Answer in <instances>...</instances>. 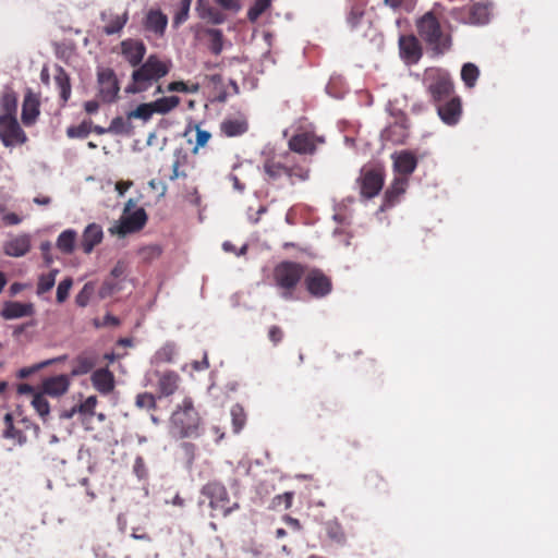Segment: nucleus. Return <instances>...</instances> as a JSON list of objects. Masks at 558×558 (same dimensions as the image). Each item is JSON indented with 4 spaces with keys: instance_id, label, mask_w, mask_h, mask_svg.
Returning a JSON list of instances; mask_svg holds the SVG:
<instances>
[{
    "instance_id": "8fccbe9b",
    "label": "nucleus",
    "mask_w": 558,
    "mask_h": 558,
    "mask_svg": "<svg viewBox=\"0 0 558 558\" xmlns=\"http://www.w3.org/2000/svg\"><path fill=\"white\" fill-rule=\"evenodd\" d=\"M417 0H383L384 5L390 8L392 11H413Z\"/></svg>"
},
{
    "instance_id": "aec40b11",
    "label": "nucleus",
    "mask_w": 558,
    "mask_h": 558,
    "mask_svg": "<svg viewBox=\"0 0 558 558\" xmlns=\"http://www.w3.org/2000/svg\"><path fill=\"white\" fill-rule=\"evenodd\" d=\"M40 102L34 93L28 90L24 96V100L22 104V122L25 126H32L38 119L40 113L39 109Z\"/></svg>"
},
{
    "instance_id": "e2e57ef3",
    "label": "nucleus",
    "mask_w": 558,
    "mask_h": 558,
    "mask_svg": "<svg viewBox=\"0 0 558 558\" xmlns=\"http://www.w3.org/2000/svg\"><path fill=\"white\" fill-rule=\"evenodd\" d=\"M174 350L171 345H165L157 352V356L160 361L163 362H171L173 356Z\"/></svg>"
},
{
    "instance_id": "bf43d9fd",
    "label": "nucleus",
    "mask_w": 558,
    "mask_h": 558,
    "mask_svg": "<svg viewBox=\"0 0 558 558\" xmlns=\"http://www.w3.org/2000/svg\"><path fill=\"white\" fill-rule=\"evenodd\" d=\"M108 131L117 134L128 133V123L122 117H117L111 121Z\"/></svg>"
},
{
    "instance_id": "0eeeda50",
    "label": "nucleus",
    "mask_w": 558,
    "mask_h": 558,
    "mask_svg": "<svg viewBox=\"0 0 558 558\" xmlns=\"http://www.w3.org/2000/svg\"><path fill=\"white\" fill-rule=\"evenodd\" d=\"M201 493L209 500L210 517L213 518L217 515L226 518L240 508L238 502H231L226 486L218 481L205 484Z\"/></svg>"
},
{
    "instance_id": "f704fd0d",
    "label": "nucleus",
    "mask_w": 558,
    "mask_h": 558,
    "mask_svg": "<svg viewBox=\"0 0 558 558\" xmlns=\"http://www.w3.org/2000/svg\"><path fill=\"white\" fill-rule=\"evenodd\" d=\"M206 35L209 38L208 48L211 53L218 56L221 53L223 49V34L220 29L217 28H208L206 29Z\"/></svg>"
},
{
    "instance_id": "b1692460",
    "label": "nucleus",
    "mask_w": 558,
    "mask_h": 558,
    "mask_svg": "<svg viewBox=\"0 0 558 558\" xmlns=\"http://www.w3.org/2000/svg\"><path fill=\"white\" fill-rule=\"evenodd\" d=\"M34 314V305L32 303H21L17 301H8L1 311L4 319H16L21 317L32 316Z\"/></svg>"
},
{
    "instance_id": "7c9ffc66",
    "label": "nucleus",
    "mask_w": 558,
    "mask_h": 558,
    "mask_svg": "<svg viewBox=\"0 0 558 558\" xmlns=\"http://www.w3.org/2000/svg\"><path fill=\"white\" fill-rule=\"evenodd\" d=\"M76 241V231L73 229H66L59 234L56 245L60 252L70 255L75 250Z\"/></svg>"
},
{
    "instance_id": "ea45409f",
    "label": "nucleus",
    "mask_w": 558,
    "mask_h": 558,
    "mask_svg": "<svg viewBox=\"0 0 558 558\" xmlns=\"http://www.w3.org/2000/svg\"><path fill=\"white\" fill-rule=\"evenodd\" d=\"M166 90L168 93L196 94L199 90V84L183 81H174L166 86Z\"/></svg>"
},
{
    "instance_id": "a878e982",
    "label": "nucleus",
    "mask_w": 558,
    "mask_h": 558,
    "mask_svg": "<svg viewBox=\"0 0 558 558\" xmlns=\"http://www.w3.org/2000/svg\"><path fill=\"white\" fill-rule=\"evenodd\" d=\"M417 166V159L411 151H401L395 157L393 168L399 177H408L414 172Z\"/></svg>"
},
{
    "instance_id": "f03ea898",
    "label": "nucleus",
    "mask_w": 558,
    "mask_h": 558,
    "mask_svg": "<svg viewBox=\"0 0 558 558\" xmlns=\"http://www.w3.org/2000/svg\"><path fill=\"white\" fill-rule=\"evenodd\" d=\"M171 66L170 61L162 60L157 54L148 56L138 66H135L125 92L128 94H141L148 90L155 83L168 75Z\"/></svg>"
},
{
    "instance_id": "7ed1b4c3",
    "label": "nucleus",
    "mask_w": 558,
    "mask_h": 558,
    "mask_svg": "<svg viewBox=\"0 0 558 558\" xmlns=\"http://www.w3.org/2000/svg\"><path fill=\"white\" fill-rule=\"evenodd\" d=\"M202 418L192 398L185 397L177 405L170 417L169 430L175 438H197L201 436Z\"/></svg>"
},
{
    "instance_id": "6e6d98bb",
    "label": "nucleus",
    "mask_w": 558,
    "mask_h": 558,
    "mask_svg": "<svg viewBox=\"0 0 558 558\" xmlns=\"http://www.w3.org/2000/svg\"><path fill=\"white\" fill-rule=\"evenodd\" d=\"M72 284H73V280L70 277L63 279L58 284V288H57V301L59 303H63L68 299L69 292H70V289H71Z\"/></svg>"
},
{
    "instance_id": "412c9836",
    "label": "nucleus",
    "mask_w": 558,
    "mask_h": 558,
    "mask_svg": "<svg viewBox=\"0 0 558 558\" xmlns=\"http://www.w3.org/2000/svg\"><path fill=\"white\" fill-rule=\"evenodd\" d=\"M400 53L408 62L416 63L422 57V47L413 35L401 36L399 39Z\"/></svg>"
},
{
    "instance_id": "cd10ccee",
    "label": "nucleus",
    "mask_w": 558,
    "mask_h": 558,
    "mask_svg": "<svg viewBox=\"0 0 558 558\" xmlns=\"http://www.w3.org/2000/svg\"><path fill=\"white\" fill-rule=\"evenodd\" d=\"M180 376L173 371L160 374L158 378V391L160 397H169L179 388Z\"/></svg>"
},
{
    "instance_id": "69168bd1",
    "label": "nucleus",
    "mask_w": 558,
    "mask_h": 558,
    "mask_svg": "<svg viewBox=\"0 0 558 558\" xmlns=\"http://www.w3.org/2000/svg\"><path fill=\"white\" fill-rule=\"evenodd\" d=\"M2 221L7 226H15V225L21 223L22 218L15 213H8V214L3 215Z\"/></svg>"
},
{
    "instance_id": "473e14b6",
    "label": "nucleus",
    "mask_w": 558,
    "mask_h": 558,
    "mask_svg": "<svg viewBox=\"0 0 558 558\" xmlns=\"http://www.w3.org/2000/svg\"><path fill=\"white\" fill-rule=\"evenodd\" d=\"M96 364L93 356L81 354L74 360V367L71 371V376H81L89 373Z\"/></svg>"
},
{
    "instance_id": "37998d69",
    "label": "nucleus",
    "mask_w": 558,
    "mask_h": 558,
    "mask_svg": "<svg viewBox=\"0 0 558 558\" xmlns=\"http://www.w3.org/2000/svg\"><path fill=\"white\" fill-rule=\"evenodd\" d=\"M293 500V493L292 492H286L283 494L275 496L268 508L271 510H281V509H289L292 506Z\"/></svg>"
},
{
    "instance_id": "c85d7f7f",
    "label": "nucleus",
    "mask_w": 558,
    "mask_h": 558,
    "mask_svg": "<svg viewBox=\"0 0 558 558\" xmlns=\"http://www.w3.org/2000/svg\"><path fill=\"white\" fill-rule=\"evenodd\" d=\"M54 83L59 89L60 98L65 105L71 97L72 87L69 74L60 65L56 66Z\"/></svg>"
},
{
    "instance_id": "c03bdc74",
    "label": "nucleus",
    "mask_w": 558,
    "mask_h": 558,
    "mask_svg": "<svg viewBox=\"0 0 558 558\" xmlns=\"http://www.w3.org/2000/svg\"><path fill=\"white\" fill-rule=\"evenodd\" d=\"M92 121H83L78 125H71L66 129V135L70 138H85L92 132Z\"/></svg>"
},
{
    "instance_id": "393cba45",
    "label": "nucleus",
    "mask_w": 558,
    "mask_h": 558,
    "mask_svg": "<svg viewBox=\"0 0 558 558\" xmlns=\"http://www.w3.org/2000/svg\"><path fill=\"white\" fill-rule=\"evenodd\" d=\"M168 25V17L158 9H151L147 12L144 27L158 36H162Z\"/></svg>"
},
{
    "instance_id": "5fc2aeb1",
    "label": "nucleus",
    "mask_w": 558,
    "mask_h": 558,
    "mask_svg": "<svg viewBox=\"0 0 558 558\" xmlns=\"http://www.w3.org/2000/svg\"><path fill=\"white\" fill-rule=\"evenodd\" d=\"M191 3L192 0H180L179 11L175 13L173 17L174 25H180L189 19Z\"/></svg>"
},
{
    "instance_id": "603ef678",
    "label": "nucleus",
    "mask_w": 558,
    "mask_h": 558,
    "mask_svg": "<svg viewBox=\"0 0 558 558\" xmlns=\"http://www.w3.org/2000/svg\"><path fill=\"white\" fill-rule=\"evenodd\" d=\"M135 404L140 409L154 410L156 409V399L149 392L138 393L135 399Z\"/></svg>"
},
{
    "instance_id": "5701e85b",
    "label": "nucleus",
    "mask_w": 558,
    "mask_h": 558,
    "mask_svg": "<svg viewBox=\"0 0 558 558\" xmlns=\"http://www.w3.org/2000/svg\"><path fill=\"white\" fill-rule=\"evenodd\" d=\"M3 250L8 256H24L31 250V236L28 234L15 235L4 243Z\"/></svg>"
},
{
    "instance_id": "2f4dec72",
    "label": "nucleus",
    "mask_w": 558,
    "mask_h": 558,
    "mask_svg": "<svg viewBox=\"0 0 558 558\" xmlns=\"http://www.w3.org/2000/svg\"><path fill=\"white\" fill-rule=\"evenodd\" d=\"M180 102L181 99L178 96H165L151 101L155 113L162 116L177 109Z\"/></svg>"
},
{
    "instance_id": "6ab92c4d",
    "label": "nucleus",
    "mask_w": 558,
    "mask_h": 558,
    "mask_svg": "<svg viewBox=\"0 0 558 558\" xmlns=\"http://www.w3.org/2000/svg\"><path fill=\"white\" fill-rule=\"evenodd\" d=\"M102 228L95 222L89 223L83 231L80 247L85 254H90L94 248L102 242Z\"/></svg>"
},
{
    "instance_id": "052dcab7",
    "label": "nucleus",
    "mask_w": 558,
    "mask_h": 558,
    "mask_svg": "<svg viewBox=\"0 0 558 558\" xmlns=\"http://www.w3.org/2000/svg\"><path fill=\"white\" fill-rule=\"evenodd\" d=\"M133 471L138 478H145L147 476V469L145 461L142 457H136L133 465Z\"/></svg>"
},
{
    "instance_id": "4d7b16f0",
    "label": "nucleus",
    "mask_w": 558,
    "mask_h": 558,
    "mask_svg": "<svg viewBox=\"0 0 558 558\" xmlns=\"http://www.w3.org/2000/svg\"><path fill=\"white\" fill-rule=\"evenodd\" d=\"M195 132H196V136H195V147L193 149L194 153H196L199 147L206 146L211 137L210 132L203 130L199 125L195 126Z\"/></svg>"
},
{
    "instance_id": "c756f323",
    "label": "nucleus",
    "mask_w": 558,
    "mask_h": 558,
    "mask_svg": "<svg viewBox=\"0 0 558 558\" xmlns=\"http://www.w3.org/2000/svg\"><path fill=\"white\" fill-rule=\"evenodd\" d=\"M0 117H17V96L13 90H5L0 96Z\"/></svg>"
},
{
    "instance_id": "39448f33",
    "label": "nucleus",
    "mask_w": 558,
    "mask_h": 558,
    "mask_svg": "<svg viewBox=\"0 0 558 558\" xmlns=\"http://www.w3.org/2000/svg\"><path fill=\"white\" fill-rule=\"evenodd\" d=\"M418 36L434 51L444 54L451 47V37L441 28L439 20L433 12L425 13L416 23Z\"/></svg>"
},
{
    "instance_id": "72a5a7b5",
    "label": "nucleus",
    "mask_w": 558,
    "mask_h": 558,
    "mask_svg": "<svg viewBox=\"0 0 558 558\" xmlns=\"http://www.w3.org/2000/svg\"><path fill=\"white\" fill-rule=\"evenodd\" d=\"M489 11L483 3H474L469 9V21L472 24H485L488 22Z\"/></svg>"
},
{
    "instance_id": "f8f14e48",
    "label": "nucleus",
    "mask_w": 558,
    "mask_h": 558,
    "mask_svg": "<svg viewBox=\"0 0 558 558\" xmlns=\"http://www.w3.org/2000/svg\"><path fill=\"white\" fill-rule=\"evenodd\" d=\"M99 93L104 101L113 102L120 90L116 73L111 69H102L98 72Z\"/></svg>"
},
{
    "instance_id": "3c124183",
    "label": "nucleus",
    "mask_w": 558,
    "mask_h": 558,
    "mask_svg": "<svg viewBox=\"0 0 558 558\" xmlns=\"http://www.w3.org/2000/svg\"><path fill=\"white\" fill-rule=\"evenodd\" d=\"M98 403L96 396H89L85 401L77 404L78 414L82 416H93Z\"/></svg>"
},
{
    "instance_id": "9d476101",
    "label": "nucleus",
    "mask_w": 558,
    "mask_h": 558,
    "mask_svg": "<svg viewBox=\"0 0 558 558\" xmlns=\"http://www.w3.org/2000/svg\"><path fill=\"white\" fill-rule=\"evenodd\" d=\"M28 141L17 117H0V142L7 148L22 146Z\"/></svg>"
},
{
    "instance_id": "774afa93",
    "label": "nucleus",
    "mask_w": 558,
    "mask_h": 558,
    "mask_svg": "<svg viewBox=\"0 0 558 558\" xmlns=\"http://www.w3.org/2000/svg\"><path fill=\"white\" fill-rule=\"evenodd\" d=\"M84 109L87 113H96L99 109V104L96 100H88L84 104Z\"/></svg>"
},
{
    "instance_id": "a19ab883",
    "label": "nucleus",
    "mask_w": 558,
    "mask_h": 558,
    "mask_svg": "<svg viewBox=\"0 0 558 558\" xmlns=\"http://www.w3.org/2000/svg\"><path fill=\"white\" fill-rule=\"evenodd\" d=\"M2 436L7 439H17L19 441H21L23 437L22 432L14 426L12 413H5L3 416Z\"/></svg>"
},
{
    "instance_id": "58836bf2",
    "label": "nucleus",
    "mask_w": 558,
    "mask_h": 558,
    "mask_svg": "<svg viewBox=\"0 0 558 558\" xmlns=\"http://www.w3.org/2000/svg\"><path fill=\"white\" fill-rule=\"evenodd\" d=\"M480 76V70L474 63H465L461 69V78L468 88L475 86Z\"/></svg>"
},
{
    "instance_id": "f3484780",
    "label": "nucleus",
    "mask_w": 558,
    "mask_h": 558,
    "mask_svg": "<svg viewBox=\"0 0 558 558\" xmlns=\"http://www.w3.org/2000/svg\"><path fill=\"white\" fill-rule=\"evenodd\" d=\"M93 387L104 396L111 393L116 387L114 375L108 367H101L93 372L90 376Z\"/></svg>"
},
{
    "instance_id": "bb28decb",
    "label": "nucleus",
    "mask_w": 558,
    "mask_h": 558,
    "mask_svg": "<svg viewBox=\"0 0 558 558\" xmlns=\"http://www.w3.org/2000/svg\"><path fill=\"white\" fill-rule=\"evenodd\" d=\"M248 123L245 118H228L220 124V131L227 137H236L246 133Z\"/></svg>"
},
{
    "instance_id": "79ce46f5",
    "label": "nucleus",
    "mask_w": 558,
    "mask_h": 558,
    "mask_svg": "<svg viewBox=\"0 0 558 558\" xmlns=\"http://www.w3.org/2000/svg\"><path fill=\"white\" fill-rule=\"evenodd\" d=\"M155 114L151 101L138 105L134 110L128 113V119H141L148 121Z\"/></svg>"
},
{
    "instance_id": "1a4fd4ad",
    "label": "nucleus",
    "mask_w": 558,
    "mask_h": 558,
    "mask_svg": "<svg viewBox=\"0 0 558 558\" xmlns=\"http://www.w3.org/2000/svg\"><path fill=\"white\" fill-rule=\"evenodd\" d=\"M303 281L306 291L314 299L326 298L331 293L333 288L331 277L317 267H306V275Z\"/></svg>"
},
{
    "instance_id": "6e6552de",
    "label": "nucleus",
    "mask_w": 558,
    "mask_h": 558,
    "mask_svg": "<svg viewBox=\"0 0 558 558\" xmlns=\"http://www.w3.org/2000/svg\"><path fill=\"white\" fill-rule=\"evenodd\" d=\"M136 206V202L130 198L124 206L123 215L120 218L119 223L109 228L111 234H118L124 236L129 233L141 231L147 222V214L144 208H137L132 211Z\"/></svg>"
},
{
    "instance_id": "4c0bfd02",
    "label": "nucleus",
    "mask_w": 558,
    "mask_h": 558,
    "mask_svg": "<svg viewBox=\"0 0 558 558\" xmlns=\"http://www.w3.org/2000/svg\"><path fill=\"white\" fill-rule=\"evenodd\" d=\"M364 485L374 492H381L387 487L386 481L377 471H369L365 474Z\"/></svg>"
},
{
    "instance_id": "20e7f679",
    "label": "nucleus",
    "mask_w": 558,
    "mask_h": 558,
    "mask_svg": "<svg viewBox=\"0 0 558 558\" xmlns=\"http://www.w3.org/2000/svg\"><path fill=\"white\" fill-rule=\"evenodd\" d=\"M306 265L293 260H283L275 266L274 284L282 299L287 301L294 299V292L306 275Z\"/></svg>"
},
{
    "instance_id": "423d86ee",
    "label": "nucleus",
    "mask_w": 558,
    "mask_h": 558,
    "mask_svg": "<svg viewBox=\"0 0 558 558\" xmlns=\"http://www.w3.org/2000/svg\"><path fill=\"white\" fill-rule=\"evenodd\" d=\"M422 84L434 105L447 100L454 92L450 74L441 68H427L423 73Z\"/></svg>"
},
{
    "instance_id": "dca6fc26",
    "label": "nucleus",
    "mask_w": 558,
    "mask_h": 558,
    "mask_svg": "<svg viewBox=\"0 0 558 558\" xmlns=\"http://www.w3.org/2000/svg\"><path fill=\"white\" fill-rule=\"evenodd\" d=\"M120 46L121 54L131 66H138L143 62L147 49L142 40L128 38Z\"/></svg>"
},
{
    "instance_id": "c9c22d12",
    "label": "nucleus",
    "mask_w": 558,
    "mask_h": 558,
    "mask_svg": "<svg viewBox=\"0 0 558 558\" xmlns=\"http://www.w3.org/2000/svg\"><path fill=\"white\" fill-rule=\"evenodd\" d=\"M325 531L328 538L337 544H344L345 533L338 521H328L325 525Z\"/></svg>"
},
{
    "instance_id": "338daca9",
    "label": "nucleus",
    "mask_w": 558,
    "mask_h": 558,
    "mask_svg": "<svg viewBox=\"0 0 558 558\" xmlns=\"http://www.w3.org/2000/svg\"><path fill=\"white\" fill-rule=\"evenodd\" d=\"M132 185V181H118L116 183V191L119 193L120 196H122Z\"/></svg>"
},
{
    "instance_id": "864d4df0",
    "label": "nucleus",
    "mask_w": 558,
    "mask_h": 558,
    "mask_svg": "<svg viewBox=\"0 0 558 558\" xmlns=\"http://www.w3.org/2000/svg\"><path fill=\"white\" fill-rule=\"evenodd\" d=\"M93 293L94 287L92 283H85L82 290L75 296V303L81 307H85L89 303Z\"/></svg>"
},
{
    "instance_id": "de8ad7c7",
    "label": "nucleus",
    "mask_w": 558,
    "mask_h": 558,
    "mask_svg": "<svg viewBox=\"0 0 558 558\" xmlns=\"http://www.w3.org/2000/svg\"><path fill=\"white\" fill-rule=\"evenodd\" d=\"M58 270H51L48 274L41 275L37 283V293L43 294L50 291L56 283V276Z\"/></svg>"
},
{
    "instance_id": "680f3d73",
    "label": "nucleus",
    "mask_w": 558,
    "mask_h": 558,
    "mask_svg": "<svg viewBox=\"0 0 558 558\" xmlns=\"http://www.w3.org/2000/svg\"><path fill=\"white\" fill-rule=\"evenodd\" d=\"M283 336V330L279 326L274 325L268 330V338L275 345L282 341Z\"/></svg>"
},
{
    "instance_id": "e433bc0d",
    "label": "nucleus",
    "mask_w": 558,
    "mask_h": 558,
    "mask_svg": "<svg viewBox=\"0 0 558 558\" xmlns=\"http://www.w3.org/2000/svg\"><path fill=\"white\" fill-rule=\"evenodd\" d=\"M129 21L128 12H124L121 15L111 16L108 23L104 27V33L107 35H114L122 31L125 24Z\"/></svg>"
},
{
    "instance_id": "49530a36",
    "label": "nucleus",
    "mask_w": 558,
    "mask_h": 558,
    "mask_svg": "<svg viewBox=\"0 0 558 558\" xmlns=\"http://www.w3.org/2000/svg\"><path fill=\"white\" fill-rule=\"evenodd\" d=\"M231 417H232V426L233 432L239 433L246 423V415L244 409L240 404H234L231 408Z\"/></svg>"
},
{
    "instance_id": "9b49d317",
    "label": "nucleus",
    "mask_w": 558,
    "mask_h": 558,
    "mask_svg": "<svg viewBox=\"0 0 558 558\" xmlns=\"http://www.w3.org/2000/svg\"><path fill=\"white\" fill-rule=\"evenodd\" d=\"M325 138L311 131H300L292 135L288 142L291 151L300 155H313L317 145L324 144Z\"/></svg>"
},
{
    "instance_id": "09e8293b",
    "label": "nucleus",
    "mask_w": 558,
    "mask_h": 558,
    "mask_svg": "<svg viewBox=\"0 0 558 558\" xmlns=\"http://www.w3.org/2000/svg\"><path fill=\"white\" fill-rule=\"evenodd\" d=\"M270 4L271 0H255L247 11L248 21L256 22L258 17L270 7Z\"/></svg>"
},
{
    "instance_id": "ddd939ff",
    "label": "nucleus",
    "mask_w": 558,
    "mask_h": 558,
    "mask_svg": "<svg viewBox=\"0 0 558 558\" xmlns=\"http://www.w3.org/2000/svg\"><path fill=\"white\" fill-rule=\"evenodd\" d=\"M361 194L366 198L376 196L384 185V173L380 169H368L360 178Z\"/></svg>"
},
{
    "instance_id": "4468645a",
    "label": "nucleus",
    "mask_w": 558,
    "mask_h": 558,
    "mask_svg": "<svg viewBox=\"0 0 558 558\" xmlns=\"http://www.w3.org/2000/svg\"><path fill=\"white\" fill-rule=\"evenodd\" d=\"M440 120L447 125H456L462 114L461 99L458 96H450L442 102L435 104Z\"/></svg>"
},
{
    "instance_id": "a211bd4d",
    "label": "nucleus",
    "mask_w": 558,
    "mask_h": 558,
    "mask_svg": "<svg viewBox=\"0 0 558 558\" xmlns=\"http://www.w3.org/2000/svg\"><path fill=\"white\" fill-rule=\"evenodd\" d=\"M70 385V376L61 374L44 379L41 388L45 395L58 398L63 396L69 390Z\"/></svg>"
},
{
    "instance_id": "a18cd8bd",
    "label": "nucleus",
    "mask_w": 558,
    "mask_h": 558,
    "mask_svg": "<svg viewBox=\"0 0 558 558\" xmlns=\"http://www.w3.org/2000/svg\"><path fill=\"white\" fill-rule=\"evenodd\" d=\"M45 393L36 392L33 396L32 405L40 417L46 418L50 413V405L44 396Z\"/></svg>"
},
{
    "instance_id": "f257e3e1",
    "label": "nucleus",
    "mask_w": 558,
    "mask_h": 558,
    "mask_svg": "<svg viewBox=\"0 0 558 558\" xmlns=\"http://www.w3.org/2000/svg\"><path fill=\"white\" fill-rule=\"evenodd\" d=\"M262 170L265 182L277 190L305 182L310 178V169L296 163L290 153L267 156Z\"/></svg>"
},
{
    "instance_id": "2eb2a0df",
    "label": "nucleus",
    "mask_w": 558,
    "mask_h": 558,
    "mask_svg": "<svg viewBox=\"0 0 558 558\" xmlns=\"http://www.w3.org/2000/svg\"><path fill=\"white\" fill-rule=\"evenodd\" d=\"M409 136L408 118L401 114L396 121L389 124L383 132L381 138L395 145L404 144Z\"/></svg>"
},
{
    "instance_id": "4be33fe9",
    "label": "nucleus",
    "mask_w": 558,
    "mask_h": 558,
    "mask_svg": "<svg viewBox=\"0 0 558 558\" xmlns=\"http://www.w3.org/2000/svg\"><path fill=\"white\" fill-rule=\"evenodd\" d=\"M408 187V178L396 177L391 185L386 190L384 196V203L381 209L390 208L395 206L402 194H404Z\"/></svg>"
},
{
    "instance_id": "0e129e2a",
    "label": "nucleus",
    "mask_w": 558,
    "mask_h": 558,
    "mask_svg": "<svg viewBox=\"0 0 558 558\" xmlns=\"http://www.w3.org/2000/svg\"><path fill=\"white\" fill-rule=\"evenodd\" d=\"M182 165V161H181V157L180 155L177 157V159L173 161L172 163V172L171 174L169 175V179L171 181H174L177 180L178 178L180 177H186L185 172H180V167Z\"/></svg>"
},
{
    "instance_id": "13d9d810",
    "label": "nucleus",
    "mask_w": 558,
    "mask_h": 558,
    "mask_svg": "<svg viewBox=\"0 0 558 558\" xmlns=\"http://www.w3.org/2000/svg\"><path fill=\"white\" fill-rule=\"evenodd\" d=\"M201 17L208 19L214 24H221L225 21L223 14L216 8L208 7L202 13Z\"/></svg>"
}]
</instances>
